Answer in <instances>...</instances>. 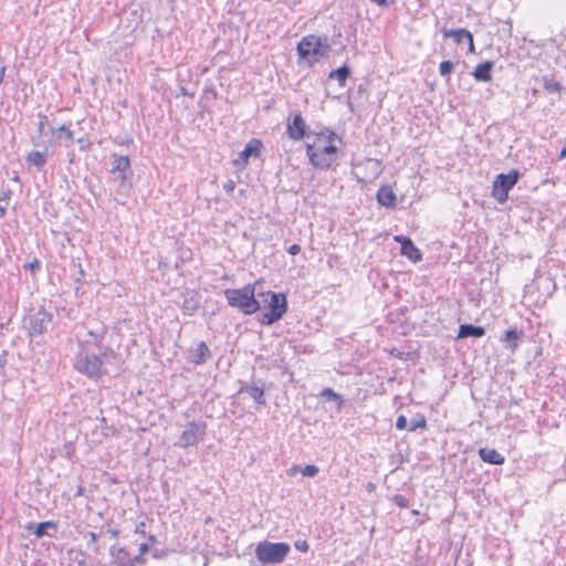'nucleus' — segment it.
<instances>
[{
	"instance_id": "cd10ccee",
	"label": "nucleus",
	"mask_w": 566,
	"mask_h": 566,
	"mask_svg": "<svg viewBox=\"0 0 566 566\" xmlns=\"http://www.w3.org/2000/svg\"><path fill=\"white\" fill-rule=\"evenodd\" d=\"M318 472L319 468L314 464H307L304 468H301V473L307 478H314L318 474Z\"/></svg>"
},
{
	"instance_id": "c03bdc74",
	"label": "nucleus",
	"mask_w": 566,
	"mask_h": 566,
	"mask_svg": "<svg viewBox=\"0 0 566 566\" xmlns=\"http://www.w3.org/2000/svg\"><path fill=\"white\" fill-rule=\"evenodd\" d=\"M355 176H356L358 181H360V182H365L366 181L364 178H360L357 172H355Z\"/></svg>"
},
{
	"instance_id": "2f4dec72",
	"label": "nucleus",
	"mask_w": 566,
	"mask_h": 566,
	"mask_svg": "<svg viewBox=\"0 0 566 566\" xmlns=\"http://www.w3.org/2000/svg\"><path fill=\"white\" fill-rule=\"evenodd\" d=\"M50 526H54V524L51 523V522L39 523L36 525V527H35L34 534L38 537H41V536H43L46 533V528L50 527Z\"/></svg>"
},
{
	"instance_id": "c756f323",
	"label": "nucleus",
	"mask_w": 566,
	"mask_h": 566,
	"mask_svg": "<svg viewBox=\"0 0 566 566\" xmlns=\"http://www.w3.org/2000/svg\"><path fill=\"white\" fill-rule=\"evenodd\" d=\"M454 69V64L451 61H443L440 63L439 72L442 76L449 75Z\"/></svg>"
},
{
	"instance_id": "a19ab883",
	"label": "nucleus",
	"mask_w": 566,
	"mask_h": 566,
	"mask_svg": "<svg viewBox=\"0 0 566 566\" xmlns=\"http://www.w3.org/2000/svg\"><path fill=\"white\" fill-rule=\"evenodd\" d=\"M549 91H559L560 86L559 84H553V85H547L546 86Z\"/></svg>"
},
{
	"instance_id": "f704fd0d",
	"label": "nucleus",
	"mask_w": 566,
	"mask_h": 566,
	"mask_svg": "<svg viewBox=\"0 0 566 566\" xmlns=\"http://www.w3.org/2000/svg\"><path fill=\"white\" fill-rule=\"evenodd\" d=\"M235 188V182L233 180H228L224 185H223V189L227 191V192H232Z\"/></svg>"
},
{
	"instance_id": "c85d7f7f",
	"label": "nucleus",
	"mask_w": 566,
	"mask_h": 566,
	"mask_svg": "<svg viewBox=\"0 0 566 566\" xmlns=\"http://www.w3.org/2000/svg\"><path fill=\"white\" fill-rule=\"evenodd\" d=\"M426 427V419L422 416H419L412 419L409 423L408 431H416L419 428Z\"/></svg>"
},
{
	"instance_id": "72a5a7b5",
	"label": "nucleus",
	"mask_w": 566,
	"mask_h": 566,
	"mask_svg": "<svg viewBox=\"0 0 566 566\" xmlns=\"http://www.w3.org/2000/svg\"><path fill=\"white\" fill-rule=\"evenodd\" d=\"M373 3L377 4L378 7H389L396 2V0H370Z\"/></svg>"
},
{
	"instance_id": "49530a36",
	"label": "nucleus",
	"mask_w": 566,
	"mask_h": 566,
	"mask_svg": "<svg viewBox=\"0 0 566 566\" xmlns=\"http://www.w3.org/2000/svg\"><path fill=\"white\" fill-rule=\"evenodd\" d=\"M90 536H91L92 541H96V534L95 533H91Z\"/></svg>"
},
{
	"instance_id": "4468645a",
	"label": "nucleus",
	"mask_w": 566,
	"mask_h": 566,
	"mask_svg": "<svg viewBox=\"0 0 566 566\" xmlns=\"http://www.w3.org/2000/svg\"><path fill=\"white\" fill-rule=\"evenodd\" d=\"M401 244V254L409 260L417 262L421 260V253L409 238L398 235L395 238Z\"/></svg>"
},
{
	"instance_id": "423d86ee",
	"label": "nucleus",
	"mask_w": 566,
	"mask_h": 566,
	"mask_svg": "<svg viewBox=\"0 0 566 566\" xmlns=\"http://www.w3.org/2000/svg\"><path fill=\"white\" fill-rule=\"evenodd\" d=\"M108 357L107 353H103L99 356L97 355H78L75 361V368L86 375L90 378H98L104 374L103 365L104 359Z\"/></svg>"
},
{
	"instance_id": "5701e85b",
	"label": "nucleus",
	"mask_w": 566,
	"mask_h": 566,
	"mask_svg": "<svg viewBox=\"0 0 566 566\" xmlns=\"http://www.w3.org/2000/svg\"><path fill=\"white\" fill-rule=\"evenodd\" d=\"M522 333L521 332H517V329H509L505 332L504 334V338L503 340L507 343V347L514 352L518 344H517V340L518 338L521 337Z\"/></svg>"
},
{
	"instance_id": "dca6fc26",
	"label": "nucleus",
	"mask_w": 566,
	"mask_h": 566,
	"mask_svg": "<svg viewBox=\"0 0 566 566\" xmlns=\"http://www.w3.org/2000/svg\"><path fill=\"white\" fill-rule=\"evenodd\" d=\"M377 201L386 208H394L397 203V197L390 186H382L377 191Z\"/></svg>"
},
{
	"instance_id": "473e14b6",
	"label": "nucleus",
	"mask_w": 566,
	"mask_h": 566,
	"mask_svg": "<svg viewBox=\"0 0 566 566\" xmlns=\"http://www.w3.org/2000/svg\"><path fill=\"white\" fill-rule=\"evenodd\" d=\"M396 427L399 430L407 429L408 430V420L405 416H399L396 420Z\"/></svg>"
},
{
	"instance_id": "6ab92c4d",
	"label": "nucleus",
	"mask_w": 566,
	"mask_h": 566,
	"mask_svg": "<svg viewBox=\"0 0 566 566\" xmlns=\"http://www.w3.org/2000/svg\"><path fill=\"white\" fill-rule=\"evenodd\" d=\"M492 67H493V62H491V61H486L484 63L479 64L473 72L474 78L479 82L491 81Z\"/></svg>"
},
{
	"instance_id": "412c9836",
	"label": "nucleus",
	"mask_w": 566,
	"mask_h": 566,
	"mask_svg": "<svg viewBox=\"0 0 566 566\" xmlns=\"http://www.w3.org/2000/svg\"><path fill=\"white\" fill-rule=\"evenodd\" d=\"M105 331L102 328L101 331H88L81 342L86 345L99 346L104 338Z\"/></svg>"
},
{
	"instance_id": "c9c22d12",
	"label": "nucleus",
	"mask_w": 566,
	"mask_h": 566,
	"mask_svg": "<svg viewBox=\"0 0 566 566\" xmlns=\"http://www.w3.org/2000/svg\"><path fill=\"white\" fill-rule=\"evenodd\" d=\"M301 251V247L298 244H293L289 248L287 252L292 255L298 254Z\"/></svg>"
},
{
	"instance_id": "20e7f679",
	"label": "nucleus",
	"mask_w": 566,
	"mask_h": 566,
	"mask_svg": "<svg viewBox=\"0 0 566 566\" xmlns=\"http://www.w3.org/2000/svg\"><path fill=\"white\" fill-rule=\"evenodd\" d=\"M329 50L331 45L326 36L308 35L303 38L297 45L300 56L306 59L311 63L327 56Z\"/></svg>"
},
{
	"instance_id": "7ed1b4c3",
	"label": "nucleus",
	"mask_w": 566,
	"mask_h": 566,
	"mask_svg": "<svg viewBox=\"0 0 566 566\" xmlns=\"http://www.w3.org/2000/svg\"><path fill=\"white\" fill-rule=\"evenodd\" d=\"M224 295L230 306L245 315H251L260 310V304L256 302V285L247 284L242 289H228L224 291Z\"/></svg>"
},
{
	"instance_id": "4be33fe9",
	"label": "nucleus",
	"mask_w": 566,
	"mask_h": 566,
	"mask_svg": "<svg viewBox=\"0 0 566 566\" xmlns=\"http://www.w3.org/2000/svg\"><path fill=\"white\" fill-rule=\"evenodd\" d=\"M27 161L30 165L35 166L39 170H41L45 165V153L43 151H31L27 157Z\"/></svg>"
},
{
	"instance_id": "1a4fd4ad",
	"label": "nucleus",
	"mask_w": 566,
	"mask_h": 566,
	"mask_svg": "<svg viewBox=\"0 0 566 566\" xmlns=\"http://www.w3.org/2000/svg\"><path fill=\"white\" fill-rule=\"evenodd\" d=\"M262 143L259 139H251L233 160L234 167L242 170L249 164L250 158H258L261 155Z\"/></svg>"
},
{
	"instance_id": "9d476101",
	"label": "nucleus",
	"mask_w": 566,
	"mask_h": 566,
	"mask_svg": "<svg viewBox=\"0 0 566 566\" xmlns=\"http://www.w3.org/2000/svg\"><path fill=\"white\" fill-rule=\"evenodd\" d=\"M50 322H51V315L48 312H45L43 310L38 311L32 316H30L29 333L31 335L42 334L46 329Z\"/></svg>"
},
{
	"instance_id": "f8f14e48",
	"label": "nucleus",
	"mask_w": 566,
	"mask_h": 566,
	"mask_svg": "<svg viewBox=\"0 0 566 566\" xmlns=\"http://www.w3.org/2000/svg\"><path fill=\"white\" fill-rule=\"evenodd\" d=\"M111 171L113 174H118L122 184H124L127 176L130 175V163L128 157L114 155Z\"/></svg>"
},
{
	"instance_id": "ddd939ff",
	"label": "nucleus",
	"mask_w": 566,
	"mask_h": 566,
	"mask_svg": "<svg viewBox=\"0 0 566 566\" xmlns=\"http://www.w3.org/2000/svg\"><path fill=\"white\" fill-rule=\"evenodd\" d=\"M111 555L117 566H135V563L140 559L139 556L132 557L129 553L122 547H112Z\"/></svg>"
},
{
	"instance_id": "bb28decb",
	"label": "nucleus",
	"mask_w": 566,
	"mask_h": 566,
	"mask_svg": "<svg viewBox=\"0 0 566 566\" xmlns=\"http://www.w3.org/2000/svg\"><path fill=\"white\" fill-rule=\"evenodd\" d=\"M53 135L59 138H64L66 140H73V133L65 125H61L59 128L52 130Z\"/></svg>"
},
{
	"instance_id": "9b49d317",
	"label": "nucleus",
	"mask_w": 566,
	"mask_h": 566,
	"mask_svg": "<svg viewBox=\"0 0 566 566\" xmlns=\"http://www.w3.org/2000/svg\"><path fill=\"white\" fill-rule=\"evenodd\" d=\"M287 133L291 139L301 140L307 138L306 135V123L301 114H295L293 119L287 125Z\"/></svg>"
},
{
	"instance_id": "a878e982",
	"label": "nucleus",
	"mask_w": 566,
	"mask_h": 566,
	"mask_svg": "<svg viewBox=\"0 0 566 566\" xmlns=\"http://www.w3.org/2000/svg\"><path fill=\"white\" fill-rule=\"evenodd\" d=\"M244 391L259 405L265 403L264 391L258 386H250Z\"/></svg>"
},
{
	"instance_id": "2eb2a0df",
	"label": "nucleus",
	"mask_w": 566,
	"mask_h": 566,
	"mask_svg": "<svg viewBox=\"0 0 566 566\" xmlns=\"http://www.w3.org/2000/svg\"><path fill=\"white\" fill-rule=\"evenodd\" d=\"M444 38H452L457 43L468 42L470 51L474 50L473 36L465 29L443 30Z\"/></svg>"
},
{
	"instance_id": "39448f33",
	"label": "nucleus",
	"mask_w": 566,
	"mask_h": 566,
	"mask_svg": "<svg viewBox=\"0 0 566 566\" xmlns=\"http://www.w3.org/2000/svg\"><path fill=\"white\" fill-rule=\"evenodd\" d=\"M291 547L287 543L260 542L255 547V556L262 564H281L289 555Z\"/></svg>"
},
{
	"instance_id": "58836bf2",
	"label": "nucleus",
	"mask_w": 566,
	"mask_h": 566,
	"mask_svg": "<svg viewBox=\"0 0 566 566\" xmlns=\"http://www.w3.org/2000/svg\"><path fill=\"white\" fill-rule=\"evenodd\" d=\"M295 546L301 552H306L308 549V544L306 542L296 543Z\"/></svg>"
},
{
	"instance_id": "f3484780",
	"label": "nucleus",
	"mask_w": 566,
	"mask_h": 566,
	"mask_svg": "<svg viewBox=\"0 0 566 566\" xmlns=\"http://www.w3.org/2000/svg\"><path fill=\"white\" fill-rule=\"evenodd\" d=\"M181 308L186 315H192L196 313V311L199 308V298L195 291H187L184 294Z\"/></svg>"
},
{
	"instance_id": "f03ea898",
	"label": "nucleus",
	"mask_w": 566,
	"mask_h": 566,
	"mask_svg": "<svg viewBox=\"0 0 566 566\" xmlns=\"http://www.w3.org/2000/svg\"><path fill=\"white\" fill-rule=\"evenodd\" d=\"M256 302L260 304V310L265 311L261 318L265 325L277 322L286 312V298L283 294L258 291Z\"/></svg>"
},
{
	"instance_id": "4c0bfd02",
	"label": "nucleus",
	"mask_w": 566,
	"mask_h": 566,
	"mask_svg": "<svg viewBox=\"0 0 566 566\" xmlns=\"http://www.w3.org/2000/svg\"><path fill=\"white\" fill-rule=\"evenodd\" d=\"M30 271H35L40 268V263L38 260H34L33 262L25 265Z\"/></svg>"
},
{
	"instance_id": "6e6552de",
	"label": "nucleus",
	"mask_w": 566,
	"mask_h": 566,
	"mask_svg": "<svg viewBox=\"0 0 566 566\" xmlns=\"http://www.w3.org/2000/svg\"><path fill=\"white\" fill-rule=\"evenodd\" d=\"M207 430L206 422L202 421H191L187 423L185 430L182 431L179 438V446L182 448H188L191 446H196L205 436Z\"/></svg>"
},
{
	"instance_id": "0eeeda50",
	"label": "nucleus",
	"mask_w": 566,
	"mask_h": 566,
	"mask_svg": "<svg viewBox=\"0 0 566 566\" xmlns=\"http://www.w3.org/2000/svg\"><path fill=\"white\" fill-rule=\"evenodd\" d=\"M518 177L520 175L516 170L497 175L492 186L493 198L500 203L505 202L509 197V191L516 185Z\"/></svg>"
},
{
	"instance_id": "b1692460",
	"label": "nucleus",
	"mask_w": 566,
	"mask_h": 566,
	"mask_svg": "<svg viewBox=\"0 0 566 566\" xmlns=\"http://www.w3.org/2000/svg\"><path fill=\"white\" fill-rule=\"evenodd\" d=\"M350 71L347 66L338 67L329 73V78L336 80L339 83V86H344L347 77L349 76Z\"/></svg>"
},
{
	"instance_id": "393cba45",
	"label": "nucleus",
	"mask_w": 566,
	"mask_h": 566,
	"mask_svg": "<svg viewBox=\"0 0 566 566\" xmlns=\"http://www.w3.org/2000/svg\"><path fill=\"white\" fill-rule=\"evenodd\" d=\"M210 356V350L205 342H201L195 352V363L196 364H202L205 363Z\"/></svg>"
},
{
	"instance_id": "a211bd4d",
	"label": "nucleus",
	"mask_w": 566,
	"mask_h": 566,
	"mask_svg": "<svg viewBox=\"0 0 566 566\" xmlns=\"http://www.w3.org/2000/svg\"><path fill=\"white\" fill-rule=\"evenodd\" d=\"M479 454L484 462L491 464H503L505 461V458L495 449L481 448Z\"/></svg>"
},
{
	"instance_id": "aec40b11",
	"label": "nucleus",
	"mask_w": 566,
	"mask_h": 566,
	"mask_svg": "<svg viewBox=\"0 0 566 566\" xmlns=\"http://www.w3.org/2000/svg\"><path fill=\"white\" fill-rule=\"evenodd\" d=\"M485 334V329L481 326H473L470 324H463L459 327L458 337H482Z\"/></svg>"
},
{
	"instance_id": "a18cd8bd",
	"label": "nucleus",
	"mask_w": 566,
	"mask_h": 566,
	"mask_svg": "<svg viewBox=\"0 0 566 566\" xmlns=\"http://www.w3.org/2000/svg\"><path fill=\"white\" fill-rule=\"evenodd\" d=\"M77 566H88V565H86L84 560H78Z\"/></svg>"
},
{
	"instance_id": "37998d69",
	"label": "nucleus",
	"mask_w": 566,
	"mask_h": 566,
	"mask_svg": "<svg viewBox=\"0 0 566 566\" xmlns=\"http://www.w3.org/2000/svg\"><path fill=\"white\" fill-rule=\"evenodd\" d=\"M3 75H4V67H0V84L3 81Z\"/></svg>"
},
{
	"instance_id": "ea45409f",
	"label": "nucleus",
	"mask_w": 566,
	"mask_h": 566,
	"mask_svg": "<svg viewBox=\"0 0 566 566\" xmlns=\"http://www.w3.org/2000/svg\"><path fill=\"white\" fill-rule=\"evenodd\" d=\"M148 549H149L148 544H146V543L140 544V546H139V551H140V555H139V557H140L144 553H146Z\"/></svg>"
},
{
	"instance_id": "f257e3e1",
	"label": "nucleus",
	"mask_w": 566,
	"mask_h": 566,
	"mask_svg": "<svg viewBox=\"0 0 566 566\" xmlns=\"http://www.w3.org/2000/svg\"><path fill=\"white\" fill-rule=\"evenodd\" d=\"M339 137L331 130L308 134L306 155L312 166L317 169H329L338 159Z\"/></svg>"
},
{
	"instance_id": "79ce46f5",
	"label": "nucleus",
	"mask_w": 566,
	"mask_h": 566,
	"mask_svg": "<svg viewBox=\"0 0 566 566\" xmlns=\"http://www.w3.org/2000/svg\"><path fill=\"white\" fill-rule=\"evenodd\" d=\"M6 214V207L4 206H0V219L3 218Z\"/></svg>"
},
{
	"instance_id": "e433bc0d",
	"label": "nucleus",
	"mask_w": 566,
	"mask_h": 566,
	"mask_svg": "<svg viewBox=\"0 0 566 566\" xmlns=\"http://www.w3.org/2000/svg\"><path fill=\"white\" fill-rule=\"evenodd\" d=\"M298 472H301V467L298 465H293L291 467L289 470H287V475L289 476H294L295 474H297Z\"/></svg>"
},
{
	"instance_id": "7c9ffc66",
	"label": "nucleus",
	"mask_w": 566,
	"mask_h": 566,
	"mask_svg": "<svg viewBox=\"0 0 566 566\" xmlns=\"http://www.w3.org/2000/svg\"><path fill=\"white\" fill-rule=\"evenodd\" d=\"M322 397L324 398H327L329 400H336L339 402V405L343 402V399L342 397L336 394L333 389L331 388H325L323 391H322Z\"/></svg>"
}]
</instances>
